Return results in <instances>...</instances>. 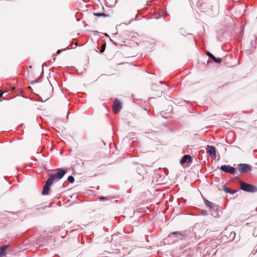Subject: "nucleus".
Listing matches in <instances>:
<instances>
[{
    "label": "nucleus",
    "instance_id": "obj_19",
    "mask_svg": "<svg viewBox=\"0 0 257 257\" xmlns=\"http://www.w3.org/2000/svg\"><path fill=\"white\" fill-rule=\"evenodd\" d=\"M61 51L60 50H58V51H57V54H60V53H61Z\"/></svg>",
    "mask_w": 257,
    "mask_h": 257
},
{
    "label": "nucleus",
    "instance_id": "obj_21",
    "mask_svg": "<svg viewBox=\"0 0 257 257\" xmlns=\"http://www.w3.org/2000/svg\"><path fill=\"white\" fill-rule=\"evenodd\" d=\"M100 199H103L104 198L103 197H101V198H100Z\"/></svg>",
    "mask_w": 257,
    "mask_h": 257
},
{
    "label": "nucleus",
    "instance_id": "obj_12",
    "mask_svg": "<svg viewBox=\"0 0 257 257\" xmlns=\"http://www.w3.org/2000/svg\"><path fill=\"white\" fill-rule=\"evenodd\" d=\"M207 55L209 56V57L210 58H211V59H212L214 62H216V63H219L221 62V59L220 58H215L213 55H212L211 53H210V52H207Z\"/></svg>",
    "mask_w": 257,
    "mask_h": 257
},
{
    "label": "nucleus",
    "instance_id": "obj_4",
    "mask_svg": "<svg viewBox=\"0 0 257 257\" xmlns=\"http://www.w3.org/2000/svg\"><path fill=\"white\" fill-rule=\"evenodd\" d=\"M216 209L213 208L210 210L211 215L215 218L219 217L222 213V208L218 205H216Z\"/></svg>",
    "mask_w": 257,
    "mask_h": 257
},
{
    "label": "nucleus",
    "instance_id": "obj_16",
    "mask_svg": "<svg viewBox=\"0 0 257 257\" xmlns=\"http://www.w3.org/2000/svg\"><path fill=\"white\" fill-rule=\"evenodd\" d=\"M68 181L70 183H73L74 181V178L72 176H70L68 178Z\"/></svg>",
    "mask_w": 257,
    "mask_h": 257
},
{
    "label": "nucleus",
    "instance_id": "obj_6",
    "mask_svg": "<svg viewBox=\"0 0 257 257\" xmlns=\"http://www.w3.org/2000/svg\"><path fill=\"white\" fill-rule=\"evenodd\" d=\"M53 183V182L51 181V179H49V178L47 179L42 191V194L43 195H46L48 194L49 191L50 190V186Z\"/></svg>",
    "mask_w": 257,
    "mask_h": 257
},
{
    "label": "nucleus",
    "instance_id": "obj_5",
    "mask_svg": "<svg viewBox=\"0 0 257 257\" xmlns=\"http://www.w3.org/2000/svg\"><path fill=\"white\" fill-rule=\"evenodd\" d=\"M220 169L223 172L230 174H233L235 171V169L234 167L226 165H222Z\"/></svg>",
    "mask_w": 257,
    "mask_h": 257
},
{
    "label": "nucleus",
    "instance_id": "obj_20",
    "mask_svg": "<svg viewBox=\"0 0 257 257\" xmlns=\"http://www.w3.org/2000/svg\"><path fill=\"white\" fill-rule=\"evenodd\" d=\"M46 65V63H44L43 65H42V67H44V66Z\"/></svg>",
    "mask_w": 257,
    "mask_h": 257
},
{
    "label": "nucleus",
    "instance_id": "obj_14",
    "mask_svg": "<svg viewBox=\"0 0 257 257\" xmlns=\"http://www.w3.org/2000/svg\"><path fill=\"white\" fill-rule=\"evenodd\" d=\"M224 191L225 192H226L229 193L231 194H233L235 193L236 192V191L231 190V189H230L229 188H227L226 186H224Z\"/></svg>",
    "mask_w": 257,
    "mask_h": 257
},
{
    "label": "nucleus",
    "instance_id": "obj_7",
    "mask_svg": "<svg viewBox=\"0 0 257 257\" xmlns=\"http://www.w3.org/2000/svg\"><path fill=\"white\" fill-rule=\"evenodd\" d=\"M121 108V103L119 100L115 99L114 101L113 110L115 113H117Z\"/></svg>",
    "mask_w": 257,
    "mask_h": 257
},
{
    "label": "nucleus",
    "instance_id": "obj_11",
    "mask_svg": "<svg viewBox=\"0 0 257 257\" xmlns=\"http://www.w3.org/2000/svg\"><path fill=\"white\" fill-rule=\"evenodd\" d=\"M9 246L8 245H3L0 250V257H3L6 254V250L8 248Z\"/></svg>",
    "mask_w": 257,
    "mask_h": 257
},
{
    "label": "nucleus",
    "instance_id": "obj_18",
    "mask_svg": "<svg viewBox=\"0 0 257 257\" xmlns=\"http://www.w3.org/2000/svg\"><path fill=\"white\" fill-rule=\"evenodd\" d=\"M104 48H103H103H102V49L100 50V53H102V52H104Z\"/></svg>",
    "mask_w": 257,
    "mask_h": 257
},
{
    "label": "nucleus",
    "instance_id": "obj_8",
    "mask_svg": "<svg viewBox=\"0 0 257 257\" xmlns=\"http://www.w3.org/2000/svg\"><path fill=\"white\" fill-rule=\"evenodd\" d=\"M207 153L211 155H213L214 158H216V149L215 148L212 146H208L206 148Z\"/></svg>",
    "mask_w": 257,
    "mask_h": 257
},
{
    "label": "nucleus",
    "instance_id": "obj_17",
    "mask_svg": "<svg viewBox=\"0 0 257 257\" xmlns=\"http://www.w3.org/2000/svg\"><path fill=\"white\" fill-rule=\"evenodd\" d=\"M201 214H202V215H203L204 216H206V215H207L208 213H207V211L206 210H203L201 211Z\"/></svg>",
    "mask_w": 257,
    "mask_h": 257
},
{
    "label": "nucleus",
    "instance_id": "obj_10",
    "mask_svg": "<svg viewBox=\"0 0 257 257\" xmlns=\"http://www.w3.org/2000/svg\"><path fill=\"white\" fill-rule=\"evenodd\" d=\"M204 204L207 206L208 207L210 210H211L213 208H215L216 209L217 207H216V205L215 204H214L213 203H212L211 202L208 201V200L207 199H205L204 200Z\"/></svg>",
    "mask_w": 257,
    "mask_h": 257
},
{
    "label": "nucleus",
    "instance_id": "obj_15",
    "mask_svg": "<svg viewBox=\"0 0 257 257\" xmlns=\"http://www.w3.org/2000/svg\"><path fill=\"white\" fill-rule=\"evenodd\" d=\"M94 15L95 16H97V17H101V16H103V17H106V15L104 14V13H94Z\"/></svg>",
    "mask_w": 257,
    "mask_h": 257
},
{
    "label": "nucleus",
    "instance_id": "obj_13",
    "mask_svg": "<svg viewBox=\"0 0 257 257\" xmlns=\"http://www.w3.org/2000/svg\"><path fill=\"white\" fill-rule=\"evenodd\" d=\"M182 236V234H181V233L179 231H175V232H173L169 234V237H178L179 236Z\"/></svg>",
    "mask_w": 257,
    "mask_h": 257
},
{
    "label": "nucleus",
    "instance_id": "obj_9",
    "mask_svg": "<svg viewBox=\"0 0 257 257\" xmlns=\"http://www.w3.org/2000/svg\"><path fill=\"white\" fill-rule=\"evenodd\" d=\"M192 161L191 157L189 155H184L180 161L181 164H184L186 163H190Z\"/></svg>",
    "mask_w": 257,
    "mask_h": 257
},
{
    "label": "nucleus",
    "instance_id": "obj_1",
    "mask_svg": "<svg viewBox=\"0 0 257 257\" xmlns=\"http://www.w3.org/2000/svg\"><path fill=\"white\" fill-rule=\"evenodd\" d=\"M240 189L247 192L254 193L257 192V187L250 184L245 183L242 181L239 182Z\"/></svg>",
    "mask_w": 257,
    "mask_h": 257
},
{
    "label": "nucleus",
    "instance_id": "obj_22",
    "mask_svg": "<svg viewBox=\"0 0 257 257\" xmlns=\"http://www.w3.org/2000/svg\"><path fill=\"white\" fill-rule=\"evenodd\" d=\"M2 94H0V97L2 96Z\"/></svg>",
    "mask_w": 257,
    "mask_h": 257
},
{
    "label": "nucleus",
    "instance_id": "obj_3",
    "mask_svg": "<svg viewBox=\"0 0 257 257\" xmlns=\"http://www.w3.org/2000/svg\"><path fill=\"white\" fill-rule=\"evenodd\" d=\"M237 169L240 173H246L251 171V166L246 164L238 165Z\"/></svg>",
    "mask_w": 257,
    "mask_h": 257
},
{
    "label": "nucleus",
    "instance_id": "obj_2",
    "mask_svg": "<svg viewBox=\"0 0 257 257\" xmlns=\"http://www.w3.org/2000/svg\"><path fill=\"white\" fill-rule=\"evenodd\" d=\"M66 171L62 169L58 170V172L56 174H51L49 176V179L54 182L55 181H58L65 175Z\"/></svg>",
    "mask_w": 257,
    "mask_h": 257
}]
</instances>
